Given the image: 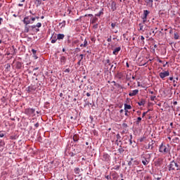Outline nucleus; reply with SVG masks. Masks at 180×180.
Returning <instances> with one entry per match:
<instances>
[{
  "label": "nucleus",
  "mask_w": 180,
  "mask_h": 180,
  "mask_svg": "<svg viewBox=\"0 0 180 180\" xmlns=\"http://www.w3.org/2000/svg\"><path fill=\"white\" fill-rule=\"evenodd\" d=\"M140 122H141V117H139L136 121V124H140Z\"/></svg>",
  "instance_id": "nucleus-24"
},
{
  "label": "nucleus",
  "mask_w": 180,
  "mask_h": 180,
  "mask_svg": "<svg viewBox=\"0 0 180 180\" xmlns=\"http://www.w3.org/2000/svg\"><path fill=\"white\" fill-rule=\"evenodd\" d=\"M126 65H127V68H129V63L127 62Z\"/></svg>",
  "instance_id": "nucleus-64"
},
{
  "label": "nucleus",
  "mask_w": 180,
  "mask_h": 180,
  "mask_svg": "<svg viewBox=\"0 0 180 180\" xmlns=\"http://www.w3.org/2000/svg\"><path fill=\"white\" fill-rule=\"evenodd\" d=\"M111 27H112V29H115V27H116V23H111Z\"/></svg>",
  "instance_id": "nucleus-39"
},
{
  "label": "nucleus",
  "mask_w": 180,
  "mask_h": 180,
  "mask_svg": "<svg viewBox=\"0 0 180 180\" xmlns=\"http://www.w3.org/2000/svg\"><path fill=\"white\" fill-rule=\"evenodd\" d=\"M124 152V149H123V148H122V146H120V148L118 149V153H120V154H122Z\"/></svg>",
  "instance_id": "nucleus-23"
},
{
  "label": "nucleus",
  "mask_w": 180,
  "mask_h": 180,
  "mask_svg": "<svg viewBox=\"0 0 180 180\" xmlns=\"http://www.w3.org/2000/svg\"><path fill=\"white\" fill-rule=\"evenodd\" d=\"M111 9H112V11H116V2L112 1V2L111 3Z\"/></svg>",
  "instance_id": "nucleus-14"
},
{
  "label": "nucleus",
  "mask_w": 180,
  "mask_h": 180,
  "mask_svg": "<svg viewBox=\"0 0 180 180\" xmlns=\"http://www.w3.org/2000/svg\"><path fill=\"white\" fill-rule=\"evenodd\" d=\"M145 104H146V101L144 100H142L141 101L138 103V105L139 106H144Z\"/></svg>",
  "instance_id": "nucleus-22"
},
{
  "label": "nucleus",
  "mask_w": 180,
  "mask_h": 180,
  "mask_svg": "<svg viewBox=\"0 0 180 180\" xmlns=\"http://www.w3.org/2000/svg\"><path fill=\"white\" fill-rule=\"evenodd\" d=\"M0 146L1 147H4L5 146V142L2 140L0 141Z\"/></svg>",
  "instance_id": "nucleus-31"
},
{
  "label": "nucleus",
  "mask_w": 180,
  "mask_h": 180,
  "mask_svg": "<svg viewBox=\"0 0 180 180\" xmlns=\"http://www.w3.org/2000/svg\"><path fill=\"white\" fill-rule=\"evenodd\" d=\"M127 109H131V105H128V104H124V110H127Z\"/></svg>",
  "instance_id": "nucleus-21"
},
{
  "label": "nucleus",
  "mask_w": 180,
  "mask_h": 180,
  "mask_svg": "<svg viewBox=\"0 0 180 180\" xmlns=\"http://www.w3.org/2000/svg\"><path fill=\"white\" fill-rule=\"evenodd\" d=\"M57 40L58 39L55 37L54 39H51V43L54 44V43H56V41H57Z\"/></svg>",
  "instance_id": "nucleus-35"
},
{
  "label": "nucleus",
  "mask_w": 180,
  "mask_h": 180,
  "mask_svg": "<svg viewBox=\"0 0 180 180\" xmlns=\"http://www.w3.org/2000/svg\"><path fill=\"white\" fill-rule=\"evenodd\" d=\"M79 57H81V59L80 60H83L84 59V55L83 54H80L79 55Z\"/></svg>",
  "instance_id": "nucleus-52"
},
{
  "label": "nucleus",
  "mask_w": 180,
  "mask_h": 180,
  "mask_svg": "<svg viewBox=\"0 0 180 180\" xmlns=\"http://www.w3.org/2000/svg\"><path fill=\"white\" fill-rule=\"evenodd\" d=\"M116 139H117L116 143H117V141H119L120 143V141H122V136H120V134H117L116 135Z\"/></svg>",
  "instance_id": "nucleus-15"
},
{
  "label": "nucleus",
  "mask_w": 180,
  "mask_h": 180,
  "mask_svg": "<svg viewBox=\"0 0 180 180\" xmlns=\"http://www.w3.org/2000/svg\"><path fill=\"white\" fill-rule=\"evenodd\" d=\"M122 50V47L119 46L115 48L113 51H112V54H114L115 56H117V54H119V51H120Z\"/></svg>",
  "instance_id": "nucleus-9"
},
{
  "label": "nucleus",
  "mask_w": 180,
  "mask_h": 180,
  "mask_svg": "<svg viewBox=\"0 0 180 180\" xmlns=\"http://www.w3.org/2000/svg\"><path fill=\"white\" fill-rule=\"evenodd\" d=\"M36 27H41V22H38L36 25Z\"/></svg>",
  "instance_id": "nucleus-37"
},
{
  "label": "nucleus",
  "mask_w": 180,
  "mask_h": 180,
  "mask_svg": "<svg viewBox=\"0 0 180 180\" xmlns=\"http://www.w3.org/2000/svg\"><path fill=\"white\" fill-rule=\"evenodd\" d=\"M150 12L148 11V10H144L143 11V17L144 19H147V16H148Z\"/></svg>",
  "instance_id": "nucleus-13"
},
{
  "label": "nucleus",
  "mask_w": 180,
  "mask_h": 180,
  "mask_svg": "<svg viewBox=\"0 0 180 180\" xmlns=\"http://www.w3.org/2000/svg\"><path fill=\"white\" fill-rule=\"evenodd\" d=\"M37 70H39V68H34V71H37Z\"/></svg>",
  "instance_id": "nucleus-63"
},
{
  "label": "nucleus",
  "mask_w": 180,
  "mask_h": 180,
  "mask_svg": "<svg viewBox=\"0 0 180 180\" xmlns=\"http://www.w3.org/2000/svg\"><path fill=\"white\" fill-rule=\"evenodd\" d=\"M147 63H143L142 65H141V67H144V65H146Z\"/></svg>",
  "instance_id": "nucleus-57"
},
{
  "label": "nucleus",
  "mask_w": 180,
  "mask_h": 180,
  "mask_svg": "<svg viewBox=\"0 0 180 180\" xmlns=\"http://www.w3.org/2000/svg\"><path fill=\"white\" fill-rule=\"evenodd\" d=\"M27 92L30 93L32 92V91H33V87L32 86H28L27 89Z\"/></svg>",
  "instance_id": "nucleus-28"
},
{
  "label": "nucleus",
  "mask_w": 180,
  "mask_h": 180,
  "mask_svg": "<svg viewBox=\"0 0 180 180\" xmlns=\"http://www.w3.org/2000/svg\"><path fill=\"white\" fill-rule=\"evenodd\" d=\"M16 68H18V70H20V68H22V63L17 62V63H16Z\"/></svg>",
  "instance_id": "nucleus-18"
},
{
  "label": "nucleus",
  "mask_w": 180,
  "mask_h": 180,
  "mask_svg": "<svg viewBox=\"0 0 180 180\" xmlns=\"http://www.w3.org/2000/svg\"><path fill=\"white\" fill-rule=\"evenodd\" d=\"M133 158H131V160L128 162V165L129 167V168L131 167V165H133Z\"/></svg>",
  "instance_id": "nucleus-29"
},
{
  "label": "nucleus",
  "mask_w": 180,
  "mask_h": 180,
  "mask_svg": "<svg viewBox=\"0 0 180 180\" xmlns=\"http://www.w3.org/2000/svg\"><path fill=\"white\" fill-rule=\"evenodd\" d=\"M141 40L143 41V44H144V37L143 36H141Z\"/></svg>",
  "instance_id": "nucleus-50"
},
{
  "label": "nucleus",
  "mask_w": 180,
  "mask_h": 180,
  "mask_svg": "<svg viewBox=\"0 0 180 180\" xmlns=\"http://www.w3.org/2000/svg\"><path fill=\"white\" fill-rule=\"evenodd\" d=\"M74 172H75V174H79V168L76 167V168L74 169Z\"/></svg>",
  "instance_id": "nucleus-27"
},
{
  "label": "nucleus",
  "mask_w": 180,
  "mask_h": 180,
  "mask_svg": "<svg viewBox=\"0 0 180 180\" xmlns=\"http://www.w3.org/2000/svg\"><path fill=\"white\" fill-rule=\"evenodd\" d=\"M103 12L100 11L98 13L96 14V16H101V15H103Z\"/></svg>",
  "instance_id": "nucleus-38"
},
{
  "label": "nucleus",
  "mask_w": 180,
  "mask_h": 180,
  "mask_svg": "<svg viewBox=\"0 0 180 180\" xmlns=\"http://www.w3.org/2000/svg\"><path fill=\"white\" fill-rule=\"evenodd\" d=\"M139 27H140V30H143V27H144V26L142 24H139Z\"/></svg>",
  "instance_id": "nucleus-46"
},
{
  "label": "nucleus",
  "mask_w": 180,
  "mask_h": 180,
  "mask_svg": "<svg viewBox=\"0 0 180 180\" xmlns=\"http://www.w3.org/2000/svg\"><path fill=\"white\" fill-rule=\"evenodd\" d=\"M173 105H178V102L174 101V102L173 103Z\"/></svg>",
  "instance_id": "nucleus-60"
},
{
  "label": "nucleus",
  "mask_w": 180,
  "mask_h": 180,
  "mask_svg": "<svg viewBox=\"0 0 180 180\" xmlns=\"http://www.w3.org/2000/svg\"><path fill=\"white\" fill-rule=\"evenodd\" d=\"M107 41H108V42L112 41V37H110L109 38H108Z\"/></svg>",
  "instance_id": "nucleus-47"
},
{
  "label": "nucleus",
  "mask_w": 180,
  "mask_h": 180,
  "mask_svg": "<svg viewBox=\"0 0 180 180\" xmlns=\"http://www.w3.org/2000/svg\"><path fill=\"white\" fill-rule=\"evenodd\" d=\"M34 126H35L36 127H39V122H37V123L34 124Z\"/></svg>",
  "instance_id": "nucleus-53"
},
{
  "label": "nucleus",
  "mask_w": 180,
  "mask_h": 180,
  "mask_svg": "<svg viewBox=\"0 0 180 180\" xmlns=\"http://www.w3.org/2000/svg\"><path fill=\"white\" fill-rule=\"evenodd\" d=\"M155 99V96H150V101H154Z\"/></svg>",
  "instance_id": "nucleus-45"
},
{
  "label": "nucleus",
  "mask_w": 180,
  "mask_h": 180,
  "mask_svg": "<svg viewBox=\"0 0 180 180\" xmlns=\"http://www.w3.org/2000/svg\"><path fill=\"white\" fill-rule=\"evenodd\" d=\"M139 94V89L133 90L132 91L129 92V95L130 96H136Z\"/></svg>",
  "instance_id": "nucleus-10"
},
{
  "label": "nucleus",
  "mask_w": 180,
  "mask_h": 180,
  "mask_svg": "<svg viewBox=\"0 0 180 180\" xmlns=\"http://www.w3.org/2000/svg\"><path fill=\"white\" fill-rule=\"evenodd\" d=\"M134 164L135 165H139V161H137V160H134Z\"/></svg>",
  "instance_id": "nucleus-43"
},
{
  "label": "nucleus",
  "mask_w": 180,
  "mask_h": 180,
  "mask_svg": "<svg viewBox=\"0 0 180 180\" xmlns=\"http://www.w3.org/2000/svg\"><path fill=\"white\" fill-rule=\"evenodd\" d=\"M94 29H98V24L94 25Z\"/></svg>",
  "instance_id": "nucleus-54"
},
{
  "label": "nucleus",
  "mask_w": 180,
  "mask_h": 180,
  "mask_svg": "<svg viewBox=\"0 0 180 180\" xmlns=\"http://www.w3.org/2000/svg\"><path fill=\"white\" fill-rule=\"evenodd\" d=\"M30 27L32 29H36V25H31Z\"/></svg>",
  "instance_id": "nucleus-56"
},
{
  "label": "nucleus",
  "mask_w": 180,
  "mask_h": 180,
  "mask_svg": "<svg viewBox=\"0 0 180 180\" xmlns=\"http://www.w3.org/2000/svg\"><path fill=\"white\" fill-rule=\"evenodd\" d=\"M35 110L33 108H28L25 110V115H28V116H33L34 115Z\"/></svg>",
  "instance_id": "nucleus-3"
},
{
  "label": "nucleus",
  "mask_w": 180,
  "mask_h": 180,
  "mask_svg": "<svg viewBox=\"0 0 180 180\" xmlns=\"http://www.w3.org/2000/svg\"><path fill=\"white\" fill-rule=\"evenodd\" d=\"M123 112H124V110L123 109L120 110V113H123Z\"/></svg>",
  "instance_id": "nucleus-59"
},
{
  "label": "nucleus",
  "mask_w": 180,
  "mask_h": 180,
  "mask_svg": "<svg viewBox=\"0 0 180 180\" xmlns=\"http://www.w3.org/2000/svg\"><path fill=\"white\" fill-rule=\"evenodd\" d=\"M59 26H60V29H63V27H65V20H63V22H60Z\"/></svg>",
  "instance_id": "nucleus-20"
},
{
  "label": "nucleus",
  "mask_w": 180,
  "mask_h": 180,
  "mask_svg": "<svg viewBox=\"0 0 180 180\" xmlns=\"http://www.w3.org/2000/svg\"><path fill=\"white\" fill-rule=\"evenodd\" d=\"M35 30H36L37 33V32H40V30L39 28H36Z\"/></svg>",
  "instance_id": "nucleus-58"
},
{
  "label": "nucleus",
  "mask_w": 180,
  "mask_h": 180,
  "mask_svg": "<svg viewBox=\"0 0 180 180\" xmlns=\"http://www.w3.org/2000/svg\"><path fill=\"white\" fill-rule=\"evenodd\" d=\"M86 96H91V94H89V93H86Z\"/></svg>",
  "instance_id": "nucleus-62"
},
{
  "label": "nucleus",
  "mask_w": 180,
  "mask_h": 180,
  "mask_svg": "<svg viewBox=\"0 0 180 180\" xmlns=\"http://www.w3.org/2000/svg\"><path fill=\"white\" fill-rule=\"evenodd\" d=\"M143 23H146L147 22V18H144V17L142 18Z\"/></svg>",
  "instance_id": "nucleus-49"
},
{
  "label": "nucleus",
  "mask_w": 180,
  "mask_h": 180,
  "mask_svg": "<svg viewBox=\"0 0 180 180\" xmlns=\"http://www.w3.org/2000/svg\"><path fill=\"white\" fill-rule=\"evenodd\" d=\"M113 169H115V171H119V169H120V165L114 166Z\"/></svg>",
  "instance_id": "nucleus-25"
},
{
  "label": "nucleus",
  "mask_w": 180,
  "mask_h": 180,
  "mask_svg": "<svg viewBox=\"0 0 180 180\" xmlns=\"http://www.w3.org/2000/svg\"><path fill=\"white\" fill-rule=\"evenodd\" d=\"M64 37H65V35H64V34H58L57 35L58 40H63Z\"/></svg>",
  "instance_id": "nucleus-12"
},
{
  "label": "nucleus",
  "mask_w": 180,
  "mask_h": 180,
  "mask_svg": "<svg viewBox=\"0 0 180 180\" xmlns=\"http://www.w3.org/2000/svg\"><path fill=\"white\" fill-rule=\"evenodd\" d=\"M103 158L104 161H105L106 162H108V161H110V155H109V154L108 153H105L103 156Z\"/></svg>",
  "instance_id": "nucleus-8"
},
{
  "label": "nucleus",
  "mask_w": 180,
  "mask_h": 180,
  "mask_svg": "<svg viewBox=\"0 0 180 180\" xmlns=\"http://www.w3.org/2000/svg\"><path fill=\"white\" fill-rule=\"evenodd\" d=\"M169 172L180 170V163L176 160H172L167 166Z\"/></svg>",
  "instance_id": "nucleus-1"
},
{
  "label": "nucleus",
  "mask_w": 180,
  "mask_h": 180,
  "mask_svg": "<svg viewBox=\"0 0 180 180\" xmlns=\"http://www.w3.org/2000/svg\"><path fill=\"white\" fill-rule=\"evenodd\" d=\"M155 141H152L151 142H149L148 147H146V150H153V148H154V144H155Z\"/></svg>",
  "instance_id": "nucleus-7"
},
{
  "label": "nucleus",
  "mask_w": 180,
  "mask_h": 180,
  "mask_svg": "<svg viewBox=\"0 0 180 180\" xmlns=\"http://www.w3.org/2000/svg\"><path fill=\"white\" fill-rule=\"evenodd\" d=\"M4 136H5V134L4 133H0V137H4Z\"/></svg>",
  "instance_id": "nucleus-55"
},
{
  "label": "nucleus",
  "mask_w": 180,
  "mask_h": 180,
  "mask_svg": "<svg viewBox=\"0 0 180 180\" xmlns=\"http://www.w3.org/2000/svg\"><path fill=\"white\" fill-rule=\"evenodd\" d=\"M167 64H168V62H166L165 64H163V67H166Z\"/></svg>",
  "instance_id": "nucleus-61"
},
{
  "label": "nucleus",
  "mask_w": 180,
  "mask_h": 180,
  "mask_svg": "<svg viewBox=\"0 0 180 180\" xmlns=\"http://www.w3.org/2000/svg\"><path fill=\"white\" fill-rule=\"evenodd\" d=\"M66 61H67V58H65V56H62L60 58V64H61V65H64V64H65Z\"/></svg>",
  "instance_id": "nucleus-11"
},
{
  "label": "nucleus",
  "mask_w": 180,
  "mask_h": 180,
  "mask_svg": "<svg viewBox=\"0 0 180 180\" xmlns=\"http://www.w3.org/2000/svg\"><path fill=\"white\" fill-rule=\"evenodd\" d=\"M157 165H159V167L162 164V159L158 158L156 161Z\"/></svg>",
  "instance_id": "nucleus-17"
},
{
  "label": "nucleus",
  "mask_w": 180,
  "mask_h": 180,
  "mask_svg": "<svg viewBox=\"0 0 180 180\" xmlns=\"http://www.w3.org/2000/svg\"><path fill=\"white\" fill-rule=\"evenodd\" d=\"M125 116H129V110H125Z\"/></svg>",
  "instance_id": "nucleus-48"
},
{
  "label": "nucleus",
  "mask_w": 180,
  "mask_h": 180,
  "mask_svg": "<svg viewBox=\"0 0 180 180\" xmlns=\"http://www.w3.org/2000/svg\"><path fill=\"white\" fill-rule=\"evenodd\" d=\"M25 33H29V27H27V25H25Z\"/></svg>",
  "instance_id": "nucleus-32"
},
{
  "label": "nucleus",
  "mask_w": 180,
  "mask_h": 180,
  "mask_svg": "<svg viewBox=\"0 0 180 180\" xmlns=\"http://www.w3.org/2000/svg\"><path fill=\"white\" fill-rule=\"evenodd\" d=\"M32 53L36 56V53H37V51L34 50V49H32Z\"/></svg>",
  "instance_id": "nucleus-40"
},
{
  "label": "nucleus",
  "mask_w": 180,
  "mask_h": 180,
  "mask_svg": "<svg viewBox=\"0 0 180 180\" xmlns=\"http://www.w3.org/2000/svg\"><path fill=\"white\" fill-rule=\"evenodd\" d=\"M174 39H175V40H178L179 39V33H178V32H174Z\"/></svg>",
  "instance_id": "nucleus-19"
},
{
  "label": "nucleus",
  "mask_w": 180,
  "mask_h": 180,
  "mask_svg": "<svg viewBox=\"0 0 180 180\" xmlns=\"http://www.w3.org/2000/svg\"><path fill=\"white\" fill-rule=\"evenodd\" d=\"M159 76L162 79H164L166 77H169V72L168 71L162 72L159 74Z\"/></svg>",
  "instance_id": "nucleus-5"
},
{
  "label": "nucleus",
  "mask_w": 180,
  "mask_h": 180,
  "mask_svg": "<svg viewBox=\"0 0 180 180\" xmlns=\"http://www.w3.org/2000/svg\"><path fill=\"white\" fill-rule=\"evenodd\" d=\"M122 127H123V129H127V127H129V126L127 125V124L123 123L122 124Z\"/></svg>",
  "instance_id": "nucleus-30"
},
{
  "label": "nucleus",
  "mask_w": 180,
  "mask_h": 180,
  "mask_svg": "<svg viewBox=\"0 0 180 180\" xmlns=\"http://www.w3.org/2000/svg\"><path fill=\"white\" fill-rule=\"evenodd\" d=\"M148 112V110L147 112H143L142 117H144V116H146V115H147Z\"/></svg>",
  "instance_id": "nucleus-44"
},
{
  "label": "nucleus",
  "mask_w": 180,
  "mask_h": 180,
  "mask_svg": "<svg viewBox=\"0 0 180 180\" xmlns=\"http://www.w3.org/2000/svg\"><path fill=\"white\" fill-rule=\"evenodd\" d=\"M129 144L130 146L133 144V135H130Z\"/></svg>",
  "instance_id": "nucleus-26"
},
{
  "label": "nucleus",
  "mask_w": 180,
  "mask_h": 180,
  "mask_svg": "<svg viewBox=\"0 0 180 180\" xmlns=\"http://www.w3.org/2000/svg\"><path fill=\"white\" fill-rule=\"evenodd\" d=\"M22 22H23L24 25H25L26 26H27V25H30V23H32V20L30 19V17H29V16L25 17Z\"/></svg>",
  "instance_id": "nucleus-4"
},
{
  "label": "nucleus",
  "mask_w": 180,
  "mask_h": 180,
  "mask_svg": "<svg viewBox=\"0 0 180 180\" xmlns=\"http://www.w3.org/2000/svg\"><path fill=\"white\" fill-rule=\"evenodd\" d=\"M34 20H36V18L32 17V18H31V23H33V22H34Z\"/></svg>",
  "instance_id": "nucleus-42"
},
{
  "label": "nucleus",
  "mask_w": 180,
  "mask_h": 180,
  "mask_svg": "<svg viewBox=\"0 0 180 180\" xmlns=\"http://www.w3.org/2000/svg\"><path fill=\"white\" fill-rule=\"evenodd\" d=\"M148 155V158H146V157H143V158L144 159L143 160H142V164H143L144 165H148V162H150V155Z\"/></svg>",
  "instance_id": "nucleus-6"
},
{
  "label": "nucleus",
  "mask_w": 180,
  "mask_h": 180,
  "mask_svg": "<svg viewBox=\"0 0 180 180\" xmlns=\"http://www.w3.org/2000/svg\"><path fill=\"white\" fill-rule=\"evenodd\" d=\"M64 72H70V68H68L64 70Z\"/></svg>",
  "instance_id": "nucleus-51"
},
{
  "label": "nucleus",
  "mask_w": 180,
  "mask_h": 180,
  "mask_svg": "<svg viewBox=\"0 0 180 180\" xmlns=\"http://www.w3.org/2000/svg\"><path fill=\"white\" fill-rule=\"evenodd\" d=\"M150 32H150V34H153V36H155V33H156V32H155V31H154V30L151 29V30H150Z\"/></svg>",
  "instance_id": "nucleus-33"
},
{
  "label": "nucleus",
  "mask_w": 180,
  "mask_h": 180,
  "mask_svg": "<svg viewBox=\"0 0 180 180\" xmlns=\"http://www.w3.org/2000/svg\"><path fill=\"white\" fill-rule=\"evenodd\" d=\"M86 46H88V40H84V47H86Z\"/></svg>",
  "instance_id": "nucleus-34"
},
{
  "label": "nucleus",
  "mask_w": 180,
  "mask_h": 180,
  "mask_svg": "<svg viewBox=\"0 0 180 180\" xmlns=\"http://www.w3.org/2000/svg\"><path fill=\"white\" fill-rule=\"evenodd\" d=\"M105 63H107V64H108V65H111L110 60L109 59L105 60Z\"/></svg>",
  "instance_id": "nucleus-41"
},
{
  "label": "nucleus",
  "mask_w": 180,
  "mask_h": 180,
  "mask_svg": "<svg viewBox=\"0 0 180 180\" xmlns=\"http://www.w3.org/2000/svg\"><path fill=\"white\" fill-rule=\"evenodd\" d=\"M159 151L160 153H165V154H167V153H168L169 150L168 149V148H167V146H163L162 143L160 146Z\"/></svg>",
  "instance_id": "nucleus-2"
},
{
  "label": "nucleus",
  "mask_w": 180,
  "mask_h": 180,
  "mask_svg": "<svg viewBox=\"0 0 180 180\" xmlns=\"http://www.w3.org/2000/svg\"><path fill=\"white\" fill-rule=\"evenodd\" d=\"M148 6H153V0H146Z\"/></svg>",
  "instance_id": "nucleus-16"
},
{
  "label": "nucleus",
  "mask_w": 180,
  "mask_h": 180,
  "mask_svg": "<svg viewBox=\"0 0 180 180\" xmlns=\"http://www.w3.org/2000/svg\"><path fill=\"white\" fill-rule=\"evenodd\" d=\"M73 140H74V141H78V136L77 135H75L73 136Z\"/></svg>",
  "instance_id": "nucleus-36"
}]
</instances>
